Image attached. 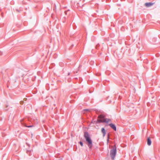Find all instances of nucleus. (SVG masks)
I'll return each instance as SVG.
<instances>
[{
	"label": "nucleus",
	"mask_w": 160,
	"mask_h": 160,
	"mask_svg": "<svg viewBox=\"0 0 160 160\" xmlns=\"http://www.w3.org/2000/svg\"><path fill=\"white\" fill-rule=\"evenodd\" d=\"M79 143H80V145L82 146H83V143L82 142H79Z\"/></svg>",
	"instance_id": "6e6552de"
},
{
	"label": "nucleus",
	"mask_w": 160,
	"mask_h": 160,
	"mask_svg": "<svg viewBox=\"0 0 160 160\" xmlns=\"http://www.w3.org/2000/svg\"><path fill=\"white\" fill-rule=\"evenodd\" d=\"M115 148L111 150L110 151V156L112 159L113 160L114 159L115 157L116 154V148L115 146Z\"/></svg>",
	"instance_id": "7ed1b4c3"
},
{
	"label": "nucleus",
	"mask_w": 160,
	"mask_h": 160,
	"mask_svg": "<svg viewBox=\"0 0 160 160\" xmlns=\"http://www.w3.org/2000/svg\"><path fill=\"white\" fill-rule=\"evenodd\" d=\"M33 126L32 125H31V126H26V127L28 128H30L32 127Z\"/></svg>",
	"instance_id": "1a4fd4ad"
},
{
	"label": "nucleus",
	"mask_w": 160,
	"mask_h": 160,
	"mask_svg": "<svg viewBox=\"0 0 160 160\" xmlns=\"http://www.w3.org/2000/svg\"><path fill=\"white\" fill-rule=\"evenodd\" d=\"M155 2H147L145 3V6L147 7H149L154 4Z\"/></svg>",
	"instance_id": "20e7f679"
},
{
	"label": "nucleus",
	"mask_w": 160,
	"mask_h": 160,
	"mask_svg": "<svg viewBox=\"0 0 160 160\" xmlns=\"http://www.w3.org/2000/svg\"><path fill=\"white\" fill-rule=\"evenodd\" d=\"M109 126L114 130L116 131L117 128L115 125L112 123H110L109 124Z\"/></svg>",
	"instance_id": "39448f33"
},
{
	"label": "nucleus",
	"mask_w": 160,
	"mask_h": 160,
	"mask_svg": "<svg viewBox=\"0 0 160 160\" xmlns=\"http://www.w3.org/2000/svg\"><path fill=\"white\" fill-rule=\"evenodd\" d=\"M98 118V120L99 122H108L111 121L110 119L104 118V116L102 115L99 116Z\"/></svg>",
	"instance_id": "f03ea898"
},
{
	"label": "nucleus",
	"mask_w": 160,
	"mask_h": 160,
	"mask_svg": "<svg viewBox=\"0 0 160 160\" xmlns=\"http://www.w3.org/2000/svg\"><path fill=\"white\" fill-rule=\"evenodd\" d=\"M147 143L148 144L149 146L151 145V141L149 138H148Z\"/></svg>",
	"instance_id": "0eeeda50"
},
{
	"label": "nucleus",
	"mask_w": 160,
	"mask_h": 160,
	"mask_svg": "<svg viewBox=\"0 0 160 160\" xmlns=\"http://www.w3.org/2000/svg\"><path fill=\"white\" fill-rule=\"evenodd\" d=\"M84 137L85 139L86 144L90 148H91L92 147V140L89 134L87 132H85L84 134Z\"/></svg>",
	"instance_id": "f257e3e1"
},
{
	"label": "nucleus",
	"mask_w": 160,
	"mask_h": 160,
	"mask_svg": "<svg viewBox=\"0 0 160 160\" xmlns=\"http://www.w3.org/2000/svg\"><path fill=\"white\" fill-rule=\"evenodd\" d=\"M101 131L103 134V136L104 137L106 134V130L104 128H102L101 129Z\"/></svg>",
	"instance_id": "423d86ee"
},
{
	"label": "nucleus",
	"mask_w": 160,
	"mask_h": 160,
	"mask_svg": "<svg viewBox=\"0 0 160 160\" xmlns=\"http://www.w3.org/2000/svg\"><path fill=\"white\" fill-rule=\"evenodd\" d=\"M108 141H109V138H108V140H107V141H108Z\"/></svg>",
	"instance_id": "9d476101"
}]
</instances>
